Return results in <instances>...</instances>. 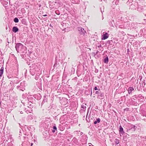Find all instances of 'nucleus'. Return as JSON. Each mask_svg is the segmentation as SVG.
<instances>
[{"label":"nucleus","mask_w":146,"mask_h":146,"mask_svg":"<svg viewBox=\"0 0 146 146\" xmlns=\"http://www.w3.org/2000/svg\"><path fill=\"white\" fill-rule=\"evenodd\" d=\"M49 26H50V29H52L53 27H52V25L51 24H50V25Z\"/></svg>","instance_id":"7c9ffc66"},{"label":"nucleus","mask_w":146,"mask_h":146,"mask_svg":"<svg viewBox=\"0 0 146 146\" xmlns=\"http://www.w3.org/2000/svg\"><path fill=\"white\" fill-rule=\"evenodd\" d=\"M86 104H82V106H81V108H82L83 109V110H86Z\"/></svg>","instance_id":"aec40b11"},{"label":"nucleus","mask_w":146,"mask_h":146,"mask_svg":"<svg viewBox=\"0 0 146 146\" xmlns=\"http://www.w3.org/2000/svg\"><path fill=\"white\" fill-rule=\"evenodd\" d=\"M74 69L73 68H72V71H74Z\"/></svg>","instance_id":"c9c22d12"},{"label":"nucleus","mask_w":146,"mask_h":146,"mask_svg":"<svg viewBox=\"0 0 146 146\" xmlns=\"http://www.w3.org/2000/svg\"><path fill=\"white\" fill-rule=\"evenodd\" d=\"M19 31V29L16 27H14L12 29V31L14 33H16Z\"/></svg>","instance_id":"2eb2a0df"},{"label":"nucleus","mask_w":146,"mask_h":146,"mask_svg":"<svg viewBox=\"0 0 146 146\" xmlns=\"http://www.w3.org/2000/svg\"><path fill=\"white\" fill-rule=\"evenodd\" d=\"M128 96V95H127H127H126V96Z\"/></svg>","instance_id":"8fccbe9b"},{"label":"nucleus","mask_w":146,"mask_h":146,"mask_svg":"<svg viewBox=\"0 0 146 146\" xmlns=\"http://www.w3.org/2000/svg\"><path fill=\"white\" fill-rule=\"evenodd\" d=\"M119 2V0H116L115 1V3L116 5H117L118 4Z\"/></svg>","instance_id":"5701e85b"},{"label":"nucleus","mask_w":146,"mask_h":146,"mask_svg":"<svg viewBox=\"0 0 146 146\" xmlns=\"http://www.w3.org/2000/svg\"><path fill=\"white\" fill-rule=\"evenodd\" d=\"M56 3L55 2L49 1V7L50 9H53L55 7V4Z\"/></svg>","instance_id":"0eeeda50"},{"label":"nucleus","mask_w":146,"mask_h":146,"mask_svg":"<svg viewBox=\"0 0 146 146\" xmlns=\"http://www.w3.org/2000/svg\"><path fill=\"white\" fill-rule=\"evenodd\" d=\"M38 75H37V76H36L35 77V79L36 80H37L38 79Z\"/></svg>","instance_id":"2f4dec72"},{"label":"nucleus","mask_w":146,"mask_h":146,"mask_svg":"<svg viewBox=\"0 0 146 146\" xmlns=\"http://www.w3.org/2000/svg\"><path fill=\"white\" fill-rule=\"evenodd\" d=\"M131 129H133V131H135L137 128V127L136 126L134 125H132L131 126Z\"/></svg>","instance_id":"6ab92c4d"},{"label":"nucleus","mask_w":146,"mask_h":146,"mask_svg":"<svg viewBox=\"0 0 146 146\" xmlns=\"http://www.w3.org/2000/svg\"><path fill=\"white\" fill-rule=\"evenodd\" d=\"M135 98H136V97H135V96H132V97L131 98L132 100L133 99H134V100H135Z\"/></svg>","instance_id":"c85d7f7f"},{"label":"nucleus","mask_w":146,"mask_h":146,"mask_svg":"<svg viewBox=\"0 0 146 146\" xmlns=\"http://www.w3.org/2000/svg\"><path fill=\"white\" fill-rule=\"evenodd\" d=\"M21 50L20 53L21 54V56L23 58H25V54L27 52V48L25 46H24L23 48H22V49Z\"/></svg>","instance_id":"20e7f679"},{"label":"nucleus","mask_w":146,"mask_h":146,"mask_svg":"<svg viewBox=\"0 0 146 146\" xmlns=\"http://www.w3.org/2000/svg\"><path fill=\"white\" fill-rule=\"evenodd\" d=\"M12 109H10V110H9L8 112H9L10 113L11 112V110H12Z\"/></svg>","instance_id":"4c0bfd02"},{"label":"nucleus","mask_w":146,"mask_h":146,"mask_svg":"<svg viewBox=\"0 0 146 146\" xmlns=\"http://www.w3.org/2000/svg\"><path fill=\"white\" fill-rule=\"evenodd\" d=\"M4 70V68L3 67H2L0 69V79L1 77L2 76V75L3 74Z\"/></svg>","instance_id":"dca6fc26"},{"label":"nucleus","mask_w":146,"mask_h":146,"mask_svg":"<svg viewBox=\"0 0 146 146\" xmlns=\"http://www.w3.org/2000/svg\"><path fill=\"white\" fill-rule=\"evenodd\" d=\"M90 144H91V145H89V146H92L91 143H90Z\"/></svg>","instance_id":"49530a36"},{"label":"nucleus","mask_w":146,"mask_h":146,"mask_svg":"<svg viewBox=\"0 0 146 146\" xmlns=\"http://www.w3.org/2000/svg\"><path fill=\"white\" fill-rule=\"evenodd\" d=\"M142 115H143V116H146V115L144 114L143 113H142Z\"/></svg>","instance_id":"a19ab883"},{"label":"nucleus","mask_w":146,"mask_h":146,"mask_svg":"<svg viewBox=\"0 0 146 146\" xmlns=\"http://www.w3.org/2000/svg\"><path fill=\"white\" fill-rule=\"evenodd\" d=\"M104 98V92H101L99 95L97 96V98L98 99H101Z\"/></svg>","instance_id":"9d476101"},{"label":"nucleus","mask_w":146,"mask_h":146,"mask_svg":"<svg viewBox=\"0 0 146 146\" xmlns=\"http://www.w3.org/2000/svg\"><path fill=\"white\" fill-rule=\"evenodd\" d=\"M24 46L22 44L18 43L16 44L15 48L17 52L20 53Z\"/></svg>","instance_id":"7ed1b4c3"},{"label":"nucleus","mask_w":146,"mask_h":146,"mask_svg":"<svg viewBox=\"0 0 146 146\" xmlns=\"http://www.w3.org/2000/svg\"><path fill=\"white\" fill-rule=\"evenodd\" d=\"M57 15H59L60 14V13H59V11L58 10L56 11H55Z\"/></svg>","instance_id":"bb28decb"},{"label":"nucleus","mask_w":146,"mask_h":146,"mask_svg":"<svg viewBox=\"0 0 146 146\" xmlns=\"http://www.w3.org/2000/svg\"><path fill=\"white\" fill-rule=\"evenodd\" d=\"M45 102H46V100H44L42 102V104L44 103Z\"/></svg>","instance_id":"473e14b6"},{"label":"nucleus","mask_w":146,"mask_h":146,"mask_svg":"<svg viewBox=\"0 0 146 146\" xmlns=\"http://www.w3.org/2000/svg\"><path fill=\"white\" fill-rule=\"evenodd\" d=\"M29 71L31 75H34L36 71H40V68L37 63H30L29 64Z\"/></svg>","instance_id":"f257e3e1"},{"label":"nucleus","mask_w":146,"mask_h":146,"mask_svg":"<svg viewBox=\"0 0 146 146\" xmlns=\"http://www.w3.org/2000/svg\"><path fill=\"white\" fill-rule=\"evenodd\" d=\"M109 43V45L108 46V48L110 49H111L114 48L113 45L112 47H111V46L112 45V40H110L108 41Z\"/></svg>","instance_id":"f8f14e48"},{"label":"nucleus","mask_w":146,"mask_h":146,"mask_svg":"<svg viewBox=\"0 0 146 146\" xmlns=\"http://www.w3.org/2000/svg\"><path fill=\"white\" fill-rule=\"evenodd\" d=\"M119 132L121 134L123 135L124 133V132L123 131V129L121 125L119 126Z\"/></svg>","instance_id":"4468645a"},{"label":"nucleus","mask_w":146,"mask_h":146,"mask_svg":"<svg viewBox=\"0 0 146 146\" xmlns=\"http://www.w3.org/2000/svg\"><path fill=\"white\" fill-rule=\"evenodd\" d=\"M5 139H4L3 141L4 143H6L7 142L9 141L7 143V146H13V144L12 143L13 139L11 135L10 134H8L5 135Z\"/></svg>","instance_id":"f03ea898"},{"label":"nucleus","mask_w":146,"mask_h":146,"mask_svg":"<svg viewBox=\"0 0 146 146\" xmlns=\"http://www.w3.org/2000/svg\"><path fill=\"white\" fill-rule=\"evenodd\" d=\"M101 92V91L99 92L98 91H97L96 92V94H98V95H99V94H100V93Z\"/></svg>","instance_id":"cd10ccee"},{"label":"nucleus","mask_w":146,"mask_h":146,"mask_svg":"<svg viewBox=\"0 0 146 146\" xmlns=\"http://www.w3.org/2000/svg\"><path fill=\"white\" fill-rule=\"evenodd\" d=\"M129 1V2H130L131 1H132V0H128V1Z\"/></svg>","instance_id":"c03bdc74"},{"label":"nucleus","mask_w":146,"mask_h":146,"mask_svg":"<svg viewBox=\"0 0 146 146\" xmlns=\"http://www.w3.org/2000/svg\"><path fill=\"white\" fill-rule=\"evenodd\" d=\"M20 113H21V114H23V112L22 111H21V112H20Z\"/></svg>","instance_id":"37998d69"},{"label":"nucleus","mask_w":146,"mask_h":146,"mask_svg":"<svg viewBox=\"0 0 146 146\" xmlns=\"http://www.w3.org/2000/svg\"><path fill=\"white\" fill-rule=\"evenodd\" d=\"M47 16V15L46 14H45V15H43V16L44 17L46 16Z\"/></svg>","instance_id":"79ce46f5"},{"label":"nucleus","mask_w":146,"mask_h":146,"mask_svg":"<svg viewBox=\"0 0 146 146\" xmlns=\"http://www.w3.org/2000/svg\"><path fill=\"white\" fill-rule=\"evenodd\" d=\"M13 77V76L12 75H9L7 76V77L9 79H10V80H11Z\"/></svg>","instance_id":"b1692460"},{"label":"nucleus","mask_w":146,"mask_h":146,"mask_svg":"<svg viewBox=\"0 0 146 146\" xmlns=\"http://www.w3.org/2000/svg\"><path fill=\"white\" fill-rule=\"evenodd\" d=\"M75 3L76 2V3H78V1H75Z\"/></svg>","instance_id":"de8ad7c7"},{"label":"nucleus","mask_w":146,"mask_h":146,"mask_svg":"<svg viewBox=\"0 0 146 146\" xmlns=\"http://www.w3.org/2000/svg\"><path fill=\"white\" fill-rule=\"evenodd\" d=\"M108 56H107L104 59V62L106 64H108Z\"/></svg>","instance_id":"a211bd4d"},{"label":"nucleus","mask_w":146,"mask_h":146,"mask_svg":"<svg viewBox=\"0 0 146 146\" xmlns=\"http://www.w3.org/2000/svg\"><path fill=\"white\" fill-rule=\"evenodd\" d=\"M25 85L24 82H21L20 86H17L18 89L19 90L23 91L25 90Z\"/></svg>","instance_id":"39448f33"},{"label":"nucleus","mask_w":146,"mask_h":146,"mask_svg":"<svg viewBox=\"0 0 146 146\" xmlns=\"http://www.w3.org/2000/svg\"><path fill=\"white\" fill-rule=\"evenodd\" d=\"M33 145V143H31V146H32Z\"/></svg>","instance_id":"a18cd8bd"},{"label":"nucleus","mask_w":146,"mask_h":146,"mask_svg":"<svg viewBox=\"0 0 146 146\" xmlns=\"http://www.w3.org/2000/svg\"><path fill=\"white\" fill-rule=\"evenodd\" d=\"M108 34L107 33H106L105 34H103L102 36V40H105L108 38Z\"/></svg>","instance_id":"ddd939ff"},{"label":"nucleus","mask_w":146,"mask_h":146,"mask_svg":"<svg viewBox=\"0 0 146 146\" xmlns=\"http://www.w3.org/2000/svg\"><path fill=\"white\" fill-rule=\"evenodd\" d=\"M55 130H55V129H53L52 130V132L54 133L55 132Z\"/></svg>","instance_id":"72a5a7b5"},{"label":"nucleus","mask_w":146,"mask_h":146,"mask_svg":"<svg viewBox=\"0 0 146 146\" xmlns=\"http://www.w3.org/2000/svg\"><path fill=\"white\" fill-rule=\"evenodd\" d=\"M145 81V80H144V81L143 80L142 81V82H143V83L144 84V85H145V82H144Z\"/></svg>","instance_id":"58836bf2"},{"label":"nucleus","mask_w":146,"mask_h":146,"mask_svg":"<svg viewBox=\"0 0 146 146\" xmlns=\"http://www.w3.org/2000/svg\"><path fill=\"white\" fill-rule=\"evenodd\" d=\"M19 133H20L19 134V135H21V134L22 133H21V131H20Z\"/></svg>","instance_id":"ea45409f"},{"label":"nucleus","mask_w":146,"mask_h":146,"mask_svg":"<svg viewBox=\"0 0 146 146\" xmlns=\"http://www.w3.org/2000/svg\"><path fill=\"white\" fill-rule=\"evenodd\" d=\"M79 132H80V135H82V134H83V133L82 132H80V131H79Z\"/></svg>","instance_id":"e433bc0d"},{"label":"nucleus","mask_w":146,"mask_h":146,"mask_svg":"<svg viewBox=\"0 0 146 146\" xmlns=\"http://www.w3.org/2000/svg\"><path fill=\"white\" fill-rule=\"evenodd\" d=\"M34 97L35 99L39 100L41 98V96L40 94L38 93L37 94L34 95Z\"/></svg>","instance_id":"1a4fd4ad"},{"label":"nucleus","mask_w":146,"mask_h":146,"mask_svg":"<svg viewBox=\"0 0 146 146\" xmlns=\"http://www.w3.org/2000/svg\"><path fill=\"white\" fill-rule=\"evenodd\" d=\"M78 30L80 34L83 35H84V33H86V31L83 28L81 27H78Z\"/></svg>","instance_id":"423d86ee"},{"label":"nucleus","mask_w":146,"mask_h":146,"mask_svg":"<svg viewBox=\"0 0 146 146\" xmlns=\"http://www.w3.org/2000/svg\"><path fill=\"white\" fill-rule=\"evenodd\" d=\"M130 8H132V7H133L134 8H135V6L134 5H133V4H131L130 6Z\"/></svg>","instance_id":"a878e982"},{"label":"nucleus","mask_w":146,"mask_h":146,"mask_svg":"<svg viewBox=\"0 0 146 146\" xmlns=\"http://www.w3.org/2000/svg\"><path fill=\"white\" fill-rule=\"evenodd\" d=\"M128 93L129 94H131L132 92L134 91V89L133 87H130L128 89Z\"/></svg>","instance_id":"9b49d317"},{"label":"nucleus","mask_w":146,"mask_h":146,"mask_svg":"<svg viewBox=\"0 0 146 146\" xmlns=\"http://www.w3.org/2000/svg\"><path fill=\"white\" fill-rule=\"evenodd\" d=\"M94 89L95 90H98L96 86H95L94 87Z\"/></svg>","instance_id":"f704fd0d"},{"label":"nucleus","mask_w":146,"mask_h":146,"mask_svg":"<svg viewBox=\"0 0 146 146\" xmlns=\"http://www.w3.org/2000/svg\"><path fill=\"white\" fill-rule=\"evenodd\" d=\"M113 3H114V1H113Z\"/></svg>","instance_id":"3c124183"},{"label":"nucleus","mask_w":146,"mask_h":146,"mask_svg":"<svg viewBox=\"0 0 146 146\" xmlns=\"http://www.w3.org/2000/svg\"><path fill=\"white\" fill-rule=\"evenodd\" d=\"M18 78L17 77H13L10 81L12 82H14L15 83H18Z\"/></svg>","instance_id":"6e6552de"},{"label":"nucleus","mask_w":146,"mask_h":146,"mask_svg":"<svg viewBox=\"0 0 146 146\" xmlns=\"http://www.w3.org/2000/svg\"><path fill=\"white\" fill-rule=\"evenodd\" d=\"M14 21L15 23H17L19 22V20L18 18L15 17L14 19Z\"/></svg>","instance_id":"412c9836"},{"label":"nucleus","mask_w":146,"mask_h":146,"mask_svg":"<svg viewBox=\"0 0 146 146\" xmlns=\"http://www.w3.org/2000/svg\"><path fill=\"white\" fill-rule=\"evenodd\" d=\"M101 12H102V11H101Z\"/></svg>","instance_id":"09e8293b"},{"label":"nucleus","mask_w":146,"mask_h":146,"mask_svg":"<svg viewBox=\"0 0 146 146\" xmlns=\"http://www.w3.org/2000/svg\"><path fill=\"white\" fill-rule=\"evenodd\" d=\"M100 122V119L99 118H98L96 119V120L94 121V124H96L97 123H99Z\"/></svg>","instance_id":"f3484780"},{"label":"nucleus","mask_w":146,"mask_h":146,"mask_svg":"<svg viewBox=\"0 0 146 146\" xmlns=\"http://www.w3.org/2000/svg\"><path fill=\"white\" fill-rule=\"evenodd\" d=\"M139 97H142V98H141V99L142 100V101H143V100H144V98L143 97L141 94H140L139 95Z\"/></svg>","instance_id":"393cba45"},{"label":"nucleus","mask_w":146,"mask_h":146,"mask_svg":"<svg viewBox=\"0 0 146 146\" xmlns=\"http://www.w3.org/2000/svg\"><path fill=\"white\" fill-rule=\"evenodd\" d=\"M114 142L115 144H118L119 143V140L117 139H116L115 140Z\"/></svg>","instance_id":"4be33fe9"},{"label":"nucleus","mask_w":146,"mask_h":146,"mask_svg":"<svg viewBox=\"0 0 146 146\" xmlns=\"http://www.w3.org/2000/svg\"><path fill=\"white\" fill-rule=\"evenodd\" d=\"M53 129H55V130H57V128H56V126H53Z\"/></svg>","instance_id":"c756f323"}]
</instances>
